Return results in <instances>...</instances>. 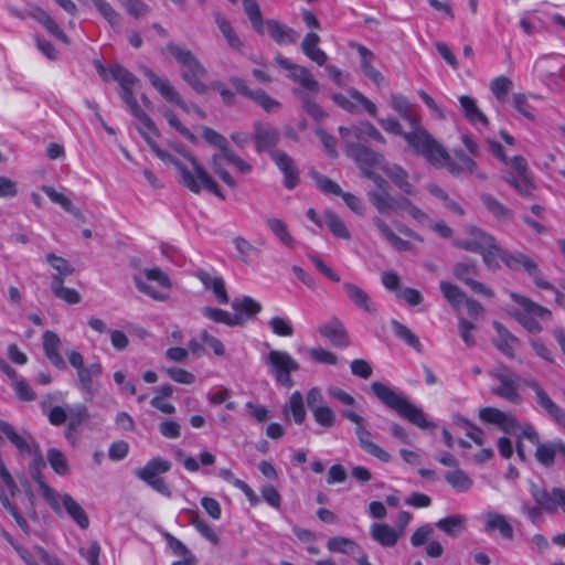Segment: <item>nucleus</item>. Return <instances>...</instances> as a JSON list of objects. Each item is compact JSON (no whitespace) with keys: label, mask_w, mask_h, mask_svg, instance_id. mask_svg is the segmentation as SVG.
<instances>
[{"label":"nucleus","mask_w":565,"mask_h":565,"mask_svg":"<svg viewBox=\"0 0 565 565\" xmlns=\"http://www.w3.org/2000/svg\"><path fill=\"white\" fill-rule=\"evenodd\" d=\"M557 452L565 456V444L562 440L539 443L536 445L535 458L541 465L551 467Z\"/></svg>","instance_id":"a19ab883"},{"label":"nucleus","mask_w":565,"mask_h":565,"mask_svg":"<svg viewBox=\"0 0 565 565\" xmlns=\"http://www.w3.org/2000/svg\"><path fill=\"white\" fill-rule=\"evenodd\" d=\"M266 28L268 34L279 45L292 44L298 39V33L294 29L288 28L276 20H267Z\"/></svg>","instance_id":"58836bf2"},{"label":"nucleus","mask_w":565,"mask_h":565,"mask_svg":"<svg viewBox=\"0 0 565 565\" xmlns=\"http://www.w3.org/2000/svg\"><path fill=\"white\" fill-rule=\"evenodd\" d=\"M452 274L458 280L467 285L473 292L488 298H492L494 296V292L490 287L475 280V277L479 275V267L476 259L466 257L458 262L454 266Z\"/></svg>","instance_id":"f8f14e48"},{"label":"nucleus","mask_w":565,"mask_h":565,"mask_svg":"<svg viewBox=\"0 0 565 565\" xmlns=\"http://www.w3.org/2000/svg\"><path fill=\"white\" fill-rule=\"evenodd\" d=\"M103 366L99 362L92 363L77 371V387L83 393L86 402H92L98 391V384L94 382L95 377L100 376Z\"/></svg>","instance_id":"b1692460"},{"label":"nucleus","mask_w":565,"mask_h":565,"mask_svg":"<svg viewBox=\"0 0 565 565\" xmlns=\"http://www.w3.org/2000/svg\"><path fill=\"white\" fill-rule=\"evenodd\" d=\"M294 95L297 96L302 104V108L305 111L311 116L315 120L320 121L324 119L328 115L322 109L320 105H318L307 93L302 89L295 88L292 90Z\"/></svg>","instance_id":"6e6d98bb"},{"label":"nucleus","mask_w":565,"mask_h":565,"mask_svg":"<svg viewBox=\"0 0 565 565\" xmlns=\"http://www.w3.org/2000/svg\"><path fill=\"white\" fill-rule=\"evenodd\" d=\"M162 54L169 53L182 67V79L198 94H204L207 86L203 79L207 76V70L192 53L191 50L169 42L161 50Z\"/></svg>","instance_id":"f03ea898"},{"label":"nucleus","mask_w":565,"mask_h":565,"mask_svg":"<svg viewBox=\"0 0 565 565\" xmlns=\"http://www.w3.org/2000/svg\"><path fill=\"white\" fill-rule=\"evenodd\" d=\"M352 46L356 49L361 57V68L365 76H367L376 85H380L384 77L381 72H379L372 64L374 54L362 44H353Z\"/></svg>","instance_id":"79ce46f5"},{"label":"nucleus","mask_w":565,"mask_h":565,"mask_svg":"<svg viewBox=\"0 0 565 565\" xmlns=\"http://www.w3.org/2000/svg\"><path fill=\"white\" fill-rule=\"evenodd\" d=\"M459 103L462 109V113L467 120L472 125L477 126L481 124L482 126H488L489 120L487 116L480 110L477 105V102L467 95H462L459 97Z\"/></svg>","instance_id":"37998d69"},{"label":"nucleus","mask_w":565,"mask_h":565,"mask_svg":"<svg viewBox=\"0 0 565 565\" xmlns=\"http://www.w3.org/2000/svg\"><path fill=\"white\" fill-rule=\"evenodd\" d=\"M282 414L286 419H292L297 425L303 424L307 412L303 403V396L299 391H295L288 403L282 406Z\"/></svg>","instance_id":"e433bc0d"},{"label":"nucleus","mask_w":565,"mask_h":565,"mask_svg":"<svg viewBox=\"0 0 565 565\" xmlns=\"http://www.w3.org/2000/svg\"><path fill=\"white\" fill-rule=\"evenodd\" d=\"M491 375L500 382V385L492 387L491 392L512 404H520L522 397L518 390L521 384V377L504 365L499 366Z\"/></svg>","instance_id":"9b49d317"},{"label":"nucleus","mask_w":565,"mask_h":565,"mask_svg":"<svg viewBox=\"0 0 565 565\" xmlns=\"http://www.w3.org/2000/svg\"><path fill=\"white\" fill-rule=\"evenodd\" d=\"M64 280L58 277H52L51 291L55 298L64 300L68 305H76L81 301V295L74 288L63 286Z\"/></svg>","instance_id":"8fccbe9b"},{"label":"nucleus","mask_w":565,"mask_h":565,"mask_svg":"<svg viewBox=\"0 0 565 565\" xmlns=\"http://www.w3.org/2000/svg\"><path fill=\"white\" fill-rule=\"evenodd\" d=\"M171 467L172 465L169 460L156 457L149 460L142 468L137 469L135 476L158 493L170 498L172 492L160 475L170 471Z\"/></svg>","instance_id":"423d86ee"},{"label":"nucleus","mask_w":565,"mask_h":565,"mask_svg":"<svg viewBox=\"0 0 565 565\" xmlns=\"http://www.w3.org/2000/svg\"><path fill=\"white\" fill-rule=\"evenodd\" d=\"M1 433L9 439V441L18 449L22 456H31L32 452L40 447L33 436L23 430L18 433L10 423H2Z\"/></svg>","instance_id":"393cba45"},{"label":"nucleus","mask_w":565,"mask_h":565,"mask_svg":"<svg viewBox=\"0 0 565 565\" xmlns=\"http://www.w3.org/2000/svg\"><path fill=\"white\" fill-rule=\"evenodd\" d=\"M371 391L374 396L381 401L386 407L396 412L401 417L407 419L420 429H433L436 424L428 420L424 411L411 403L404 395L397 393L388 385L382 382H373Z\"/></svg>","instance_id":"f257e3e1"},{"label":"nucleus","mask_w":565,"mask_h":565,"mask_svg":"<svg viewBox=\"0 0 565 565\" xmlns=\"http://www.w3.org/2000/svg\"><path fill=\"white\" fill-rule=\"evenodd\" d=\"M481 202L484 207L498 220H510L513 213L491 194H482Z\"/></svg>","instance_id":"bf43d9fd"},{"label":"nucleus","mask_w":565,"mask_h":565,"mask_svg":"<svg viewBox=\"0 0 565 565\" xmlns=\"http://www.w3.org/2000/svg\"><path fill=\"white\" fill-rule=\"evenodd\" d=\"M264 363L278 385L286 388H290L295 385L291 373L297 372L300 366L288 352L270 350L267 355L264 356Z\"/></svg>","instance_id":"39448f33"},{"label":"nucleus","mask_w":565,"mask_h":565,"mask_svg":"<svg viewBox=\"0 0 565 565\" xmlns=\"http://www.w3.org/2000/svg\"><path fill=\"white\" fill-rule=\"evenodd\" d=\"M269 231L287 247L295 246V239L289 233L287 225L284 221L277 217H268L266 220Z\"/></svg>","instance_id":"4d7b16f0"},{"label":"nucleus","mask_w":565,"mask_h":565,"mask_svg":"<svg viewBox=\"0 0 565 565\" xmlns=\"http://www.w3.org/2000/svg\"><path fill=\"white\" fill-rule=\"evenodd\" d=\"M61 345V339L55 332L46 330L43 333V350L45 356L55 367L60 370L66 367V363L60 353Z\"/></svg>","instance_id":"473e14b6"},{"label":"nucleus","mask_w":565,"mask_h":565,"mask_svg":"<svg viewBox=\"0 0 565 565\" xmlns=\"http://www.w3.org/2000/svg\"><path fill=\"white\" fill-rule=\"evenodd\" d=\"M324 224L328 226L330 232L338 238L350 239L351 234L342 218L331 210H327L323 213Z\"/></svg>","instance_id":"3c124183"},{"label":"nucleus","mask_w":565,"mask_h":565,"mask_svg":"<svg viewBox=\"0 0 565 565\" xmlns=\"http://www.w3.org/2000/svg\"><path fill=\"white\" fill-rule=\"evenodd\" d=\"M143 275L146 277V280L138 275L134 276V282L137 287V289L157 301H166L168 299V295L164 292L158 291L154 287L149 285L147 281H156L160 287L170 289L172 287L171 279L169 276L162 271L160 268H147L143 270Z\"/></svg>","instance_id":"ddd939ff"},{"label":"nucleus","mask_w":565,"mask_h":565,"mask_svg":"<svg viewBox=\"0 0 565 565\" xmlns=\"http://www.w3.org/2000/svg\"><path fill=\"white\" fill-rule=\"evenodd\" d=\"M202 136L207 143L220 149V153L212 157V169L215 174L230 188H235L234 178L224 169L223 157L231 150L227 139L210 127H202Z\"/></svg>","instance_id":"0eeeda50"},{"label":"nucleus","mask_w":565,"mask_h":565,"mask_svg":"<svg viewBox=\"0 0 565 565\" xmlns=\"http://www.w3.org/2000/svg\"><path fill=\"white\" fill-rule=\"evenodd\" d=\"M32 460L29 465V470L32 479L39 484L43 498L50 505V508L56 513L61 514V504L58 502L60 493L51 488L42 476V470L46 467L40 447L32 452Z\"/></svg>","instance_id":"1a4fd4ad"},{"label":"nucleus","mask_w":565,"mask_h":565,"mask_svg":"<svg viewBox=\"0 0 565 565\" xmlns=\"http://www.w3.org/2000/svg\"><path fill=\"white\" fill-rule=\"evenodd\" d=\"M320 42V38L317 33L310 32L308 33L302 43L301 49L302 52L318 65L322 66L328 60V55L318 47V43Z\"/></svg>","instance_id":"c03bdc74"},{"label":"nucleus","mask_w":565,"mask_h":565,"mask_svg":"<svg viewBox=\"0 0 565 565\" xmlns=\"http://www.w3.org/2000/svg\"><path fill=\"white\" fill-rule=\"evenodd\" d=\"M510 298L522 309L516 310L513 317L530 333L536 334L543 330L541 323L535 318L552 319V312L532 299L514 291L510 292Z\"/></svg>","instance_id":"20e7f679"},{"label":"nucleus","mask_w":565,"mask_h":565,"mask_svg":"<svg viewBox=\"0 0 565 565\" xmlns=\"http://www.w3.org/2000/svg\"><path fill=\"white\" fill-rule=\"evenodd\" d=\"M46 459L58 476H65L70 471L68 462L65 455L57 448H50L46 452Z\"/></svg>","instance_id":"0e129e2a"},{"label":"nucleus","mask_w":565,"mask_h":565,"mask_svg":"<svg viewBox=\"0 0 565 565\" xmlns=\"http://www.w3.org/2000/svg\"><path fill=\"white\" fill-rule=\"evenodd\" d=\"M493 328L498 333V340L495 342L497 349L505 356L513 359L514 349L519 344V339L498 321H493Z\"/></svg>","instance_id":"4c0bfd02"},{"label":"nucleus","mask_w":565,"mask_h":565,"mask_svg":"<svg viewBox=\"0 0 565 565\" xmlns=\"http://www.w3.org/2000/svg\"><path fill=\"white\" fill-rule=\"evenodd\" d=\"M390 106L404 119L408 125L415 126L420 121L418 115L414 111L413 105L402 94H392Z\"/></svg>","instance_id":"ea45409f"},{"label":"nucleus","mask_w":565,"mask_h":565,"mask_svg":"<svg viewBox=\"0 0 565 565\" xmlns=\"http://www.w3.org/2000/svg\"><path fill=\"white\" fill-rule=\"evenodd\" d=\"M270 158L285 177L284 185L294 189L299 182V171L292 158L281 150L270 151Z\"/></svg>","instance_id":"bb28decb"},{"label":"nucleus","mask_w":565,"mask_h":565,"mask_svg":"<svg viewBox=\"0 0 565 565\" xmlns=\"http://www.w3.org/2000/svg\"><path fill=\"white\" fill-rule=\"evenodd\" d=\"M190 523L195 527V530L209 542L216 545L218 544V536L212 529L210 524H207L196 511H189Z\"/></svg>","instance_id":"680f3d73"},{"label":"nucleus","mask_w":565,"mask_h":565,"mask_svg":"<svg viewBox=\"0 0 565 565\" xmlns=\"http://www.w3.org/2000/svg\"><path fill=\"white\" fill-rule=\"evenodd\" d=\"M468 233V238L457 239L454 245L467 252L479 253L493 242V236L481 228L470 227Z\"/></svg>","instance_id":"c85d7f7f"},{"label":"nucleus","mask_w":565,"mask_h":565,"mask_svg":"<svg viewBox=\"0 0 565 565\" xmlns=\"http://www.w3.org/2000/svg\"><path fill=\"white\" fill-rule=\"evenodd\" d=\"M342 287L343 290L345 291L347 297L354 306H356L358 308L362 309L363 311L371 316H374L376 313V307L372 302L367 292L364 291L361 287L348 281L343 282Z\"/></svg>","instance_id":"2f4dec72"},{"label":"nucleus","mask_w":565,"mask_h":565,"mask_svg":"<svg viewBox=\"0 0 565 565\" xmlns=\"http://www.w3.org/2000/svg\"><path fill=\"white\" fill-rule=\"evenodd\" d=\"M502 263L512 270L522 267L534 280L539 288H553V285L542 278L537 264L523 253H510L505 249L502 254Z\"/></svg>","instance_id":"dca6fc26"},{"label":"nucleus","mask_w":565,"mask_h":565,"mask_svg":"<svg viewBox=\"0 0 565 565\" xmlns=\"http://www.w3.org/2000/svg\"><path fill=\"white\" fill-rule=\"evenodd\" d=\"M349 94L350 98L340 93L333 94L332 100L349 113H356L359 106H362L370 116L376 117L377 107L372 100L354 88L350 89Z\"/></svg>","instance_id":"5701e85b"},{"label":"nucleus","mask_w":565,"mask_h":565,"mask_svg":"<svg viewBox=\"0 0 565 565\" xmlns=\"http://www.w3.org/2000/svg\"><path fill=\"white\" fill-rule=\"evenodd\" d=\"M327 547L332 553L352 554L354 553L358 545L351 539L343 536H334L329 539Z\"/></svg>","instance_id":"338daca9"},{"label":"nucleus","mask_w":565,"mask_h":565,"mask_svg":"<svg viewBox=\"0 0 565 565\" xmlns=\"http://www.w3.org/2000/svg\"><path fill=\"white\" fill-rule=\"evenodd\" d=\"M143 75L149 79L150 84L161 94V96L179 106L183 111H189L190 106L185 103L175 88L171 85L167 77L158 76L151 68L142 66Z\"/></svg>","instance_id":"4be33fe9"},{"label":"nucleus","mask_w":565,"mask_h":565,"mask_svg":"<svg viewBox=\"0 0 565 565\" xmlns=\"http://www.w3.org/2000/svg\"><path fill=\"white\" fill-rule=\"evenodd\" d=\"M404 139L413 151L433 166H444L449 160L447 150L422 126L420 121L411 127Z\"/></svg>","instance_id":"7ed1b4c3"},{"label":"nucleus","mask_w":565,"mask_h":565,"mask_svg":"<svg viewBox=\"0 0 565 565\" xmlns=\"http://www.w3.org/2000/svg\"><path fill=\"white\" fill-rule=\"evenodd\" d=\"M194 276L202 282L206 290L213 291L218 303H228L230 298L225 288V281L222 277L212 276L204 269H198Z\"/></svg>","instance_id":"c756f323"},{"label":"nucleus","mask_w":565,"mask_h":565,"mask_svg":"<svg viewBox=\"0 0 565 565\" xmlns=\"http://www.w3.org/2000/svg\"><path fill=\"white\" fill-rule=\"evenodd\" d=\"M192 160V170H190V175L196 183L198 191H192L195 194H199L202 188H205L217 198L224 200L225 195L220 189L218 184L210 177L206 170L199 163L195 157H191Z\"/></svg>","instance_id":"cd10ccee"},{"label":"nucleus","mask_w":565,"mask_h":565,"mask_svg":"<svg viewBox=\"0 0 565 565\" xmlns=\"http://www.w3.org/2000/svg\"><path fill=\"white\" fill-rule=\"evenodd\" d=\"M344 150L347 156L354 160L362 174L376 168L382 170V167L386 163L382 153L360 142L348 141V143H344Z\"/></svg>","instance_id":"9d476101"},{"label":"nucleus","mask_w":565,"mask_h":565,"mask_svg":"<svg viewBox=\"0 0 565 565\" xmlns=\"http://www.w3.org/2000/svg\"><path fill=\"white\" fill-rule=\"evenodd\" d=\"M318 332L335 348L344 349L350 345L348 331L343 322L337 317H332L321 324Z\"/></svg>","instance_id":"a878e982"},{"label":"nucleus","mask_w":565,"mask_h":565,"mask_svg":"<svg viewBox=\"0 0 565 565\" xmlns=\"http://www.w3.org/2000/svg\"><path fill=\"white\" fill-rule=\"evenodd\" d=\"M362 175L372 180L376 185L375 190L367 191V199L370 203L376 209V200H385L384 198H387L391 194L388 191V183L383 177L376 174L374 170H371Z\"/></svg>","instance_id":"a18cd8bd"},{"label":"nucleus","mask_w":565,"mask_h":565,"mask_svg":"<svg viewBox=\"0 0 565 565\" xmlns=\"http://www.w3.org/2000/svg\"><path fill=\"white\" fill-rule=\"evenodd\" d=\"M311 414L315 422L326 429L332 428L337 423V415L328 405L317 408Z\"/></svg>","instance_id":"774afa93"},{"label":"nucleus","mask_w":565,"mask_h":565,"mask_svg":"<svg viewBox=\"0 0 565 565\" xmlns=\"http://www.w3.org/2000/svg\"><path fill=\"white\" fill-rule=\"evenodd\" d=\"M342 416L355 424L354 433L362 450L383 462H388L391 460V455L372 441V434L366 429L364 418L362 416L351 409L342 411Z\"/></svg>","instance_id":"6e6552de"},{"label":"nucleus","mask_w":565,"mask_h":565,"mask_svg":"<svg viewBox=\"0 0 565 565\" xmlns=\"http://www.w3.org/2000/svg\"><path fill=\"white\" fill-rule=\"evenodd\" d=\"M444 477L457 492H467L473 484L472 479L463 470L458 468L452 471H447Z\"/></svg>","instance_id":"13d9d810"},{"label":"nucleus","mask_w":565,"mask_h":565,"mask_svg":"<svg viewBox=\"0 0 565 565\" xmlns=\"http://www.w3.org/2000/svg\"><path fill=\"white\" fill-rule=\"evenodd\" d=\"M536 402L551 417L565 427V411L556 405L544 390L536 394Z\"/></svg>","instance_id":"603ef678"},{"label":"nucleus","mask_w":565,"mask_h":565,"mask_svg":"<svg viewBox=\"0 0 565 565\" xmlns=\"http://www.w3.org/2000/svg\"><path fill=\"white\" fill-rule=\"evenodd\" d=\"M257 152L277 151L275 147L280 141V131L268 122L255 121L252 136Z\"/></svg>","instance_id":"6ab92c4d"},{"label":"nucleus","mask_w":565,"mask_h":565,"mask_svg":"<svg viewBox=\"0 0 565 565\" xmlns=\"http://www.w3.org/2000/svg\"><path fill=\"white\" fill-rule=\"evenodd\" d=\"M504 252L505 249H503L493 237V242L487 245V247L478 254H481L484 265L489 269L494 270L500 267L499 259L502 262V254H504Z\"/></svg>","instance_id":"052dcab7"},{"label":"nucleus","mask_w":565,"mask_h":565,"mask_svg":"<svg viewBox=\"0 0 565 565\" xmlns=\"http://www.w3.org/2000/svg\"><path fill=\"white\" fill-rule=\"evenodd\" d=\"M467 518L461 514H454L440 519L436 522V526L451 537L459 535L466 529Z\"/></svg>","instance_id":"09e8293b"},{"label":"nucleus","mask_w":565,"mask_h":565,"mask_svg":"<svg viewBox=\"0 0 565 565\" xmlns=\"http://www.w3.org/2000/svg\"><path fill=\"white\" fill-rule=\"evenodd\" d=\"M214 20H215L217 28L220 29L223 36L225 38L227 44L233 50H241L243 46V43L239 40V38L237 36V34L235 33V31L233 30V28H232L231 23L227 21V19L224 15H222L220 12H215Z\"/></svg>","instance_id":"5fc2aeb1"},{"label":"nucleus","mask_w":565,"mask_h":565,"mask_svg":"<svg viewBox=\"0 0 565 565\" xmlns=\"http://www.w3.org/2000/svg\"><path fill=\"white\" fill-rule=\"evenodd\" d=\"M439 287L444 297L455 308H458L466 300L465 292L458 286L447 281H441Z\"/></svg>","instance_id":"69168bd1"},{"label":"nucleus","mask_w":565,"mask_h":565,"mask_svg":"<svg viewBox=\"0 0 565 565\" xmlns=\"http://www.w3.org/2000/svg\"><path fill=\"white\" fill-rule=\"evenodd\" d=\"M391 324L395 337L403 340L406 344L412 347L418 353L423 351V345L418 337L408 327H406L405 324L401 323L395 319L391 321Z\"/></svg>","instance_id":"864d4df0"},{"label":"nucleus","mask_w":565,"mask_h":565,"mask_svg":"<svg viewBox=\"0 0 565 565\" xmlns=\"http://www.w3.org/2000/svg\"><path fill=\"white\" fill-rule=\"evenodd\" d=\"M120 97L125 102V104L129 107L131 114L140 121V125H143L147 130L153 132L154 135H159V131L152 121V119L139 107L135 96L132 88L134 86L120 87Z\"/></svg>","instance_id":"7c9ffc66"},{"label":"nucleus","mask_w":565,"mask_h":565,"mask_svg":"<svg viewBox=\"0 0 565 565\" xmlns=\"http://www.w3.org/2000/svg\"><path fill=\"white\" fill-rule=\"evenodd\" d=\"M45 258L50 266L56 271L52 277H58L60 279L65 280L67 276H71L74 273V267L67 259L57 256L54 253L46 254Z\"/></svg>","instance_id":"e2e57ef3"},{"label":"nucleus","mask_w":565,"mask_h":565,"mask_svg":"<svg viewBox=\"0 0 565 565\" xmlns=\"http://www.w3.org/2000/svg\"><path fill=\"white\" fill-rule=\"evenodd\" d=\"M530 493L536 504L542 507L543 511L547 514H554L557 508L562 507L561 497L565 495V490L554 487L551 491L545 488L539 487L536 483L531 482Z\"/></svg>","instance_id":"412c9836"},{"label":"nucleus","mask_w":565,"mask_h":565,"mask_svg":"<svg viewBox=\"0 0 565 565\" xmlns=\"http://www.w3.org/2000/svg\"><path fill=\"white\" fill-rule=\"evenodd\" d=\"M32 17L41 23L52 35L65 44L70 43L68 36L63 32L54 19L44 10L38 8L32 13Z\"/></svg>","instance_id":"49530a36"},{"label":"nucleus","mask_w":565,"mask_h":565,"mask_svg":"<svg viewBox=\"0 0 565 565\" xmlns=\"http://www.w3.org/2000/svg\"><path fill=\"white\" fill-rule=\"evenodd\" d=\"M339 134L344 143L348 141L366 142L369 139L381 145L386 143L385 137L381 131L369 121H362L351 127H339Z\"/></svg>","instance_id":"a211bd4d"},{"label":"nucleus","mask_w":565,"mask_h":565,"mask_svg":"<svg viewBox=\"0 0 565 565\" xmlns=\"http://www.w3.org/2000/svg\"><path fill=\"white\" fill-rule=\"evenodd\" d=\"M231 307L234 310L236 327H244L249 321H254L263 310V305L250 296L234 298Z\"/></svg>","instance_id":"aec40b11"},{"label":"nucleus","mask_w":565,"mask_h":565,"mask_svg":"<svg viewBox=\"0 0 565 565\" xmlns=\"http://www.w3.org/2000/svg\"><path fill=\"white\" fill-rule=\"evenodd\" d=\"M385 200H376V211L382 215H391L399 211H406L411 217L419 223L428 220L427 214L416 206L407 195L394 198L391 194Z\"/></svg>","instance_id":"4468645a"},{"label":"nucleus","mask_w":565,"mask_h":565,"mask_svg":"<svg viewBox=\"0 0 565 565\" xmlns=\"http://www.w3.org/2000/svg\"><path fill=\"white\" fill-rule=\"evenodd\" d=\"M147 129L143 125L138 127L139 132L148 143V146L151 148V150L154 152V154L164 163L173 164L179 173H180V182L190 191H198V185L194 182V180L190 175V169L185 167L180 160L174 158L169 152L162 150L159 145L146 132Z\"/></svg>","instance_id":"2eb2a0df"},{"label":"nucleus","mask_w":565,"mask_h":565,"mask_svg":"<svg viewBox=\"0 0 565 565\" xmlns=\"http://www.w3.org/2000/svg\"><path fill=\"white\" fill-rule=\"evenodd\" d=\"M382 171L405 195L416 194V189L409 182L408 172L404 168L398 164L385 163V166L382 167Z\"/></svg>","instance_id":"72a5a7b5"},{"label":"nucleus","mask_w":565,"mask_h":565,"mask_svg":"<svg viewBox=\"0 0 565 565\" xmlns=\"http://www.w3.org/2000/svg\"><path fill=\"white\" fill-rule=\"evenodd\" d=\"M61 509L64 508L70 518L83 530L89 526V519L82 505L68 493L60 494Z\"/></svg>","instance_id":"f704fd0d"},{"label":"nucleus","mask_w":565,"mask_h":565,"mask_svg":"<svg viewBox=\"0 0 565 565\" xmlns=\"http://www.w3.org/2000/svg\"><path fill=\"white\" fill-rule=\"evenodd\" d=\"M370 535L383 547H393L402 537V531H397L386 523H373L370 529Z\"/></svg>","instance_id":"c9c22d12"},{"label":"nucleus","mask_w":565,"mask_h":565,"mask_svg":"<svg viewBox=\"0 0 565 565\" xmlns=\"http://www.w3.org/2000/svg\"><path fill=\"white\" fill-rule=\"evenodd\" d=\"M276 63L284 70L288 71L289 78L295 83H298L302 89L307 90L311 94H318L320 90V85L318 81L315 79L311 72L301 65L295 64L290 62L282 55L276 56Z\"/></svg>","instance_id":"f3484780"},{"label":"nucleus","mask_w":565,"mask_h":565,"mask_svg":"<svg viewBox=\"0 0 565 565\" xmlns=\"http://www.w3.org/2000/svg\"><path fill=\"white\" fill-rule=\"evenodd\" d=\"M498 530L503 539L512 540L513 539V527L512 525L507 521L504 515L491 512L487 515V522H486V531L492 532Z\"/></svg>","instance_id":"de8ad7c7"}]
</instances>
